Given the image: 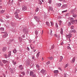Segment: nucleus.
<instances>
[{"label":"nucleus","instance_id":"e2e57ef3","mask_svg":"<svg viewBox=\"0 0 77 77\" xmlns=\"http://www.w3.org/2000/svg\"><path fill=\"white\" fill-rule=\"evenodd\" d=\"M16 63H17V62H15L13 63V64L15 65L16 64Z\"/></svg>","mask_w":77,"mask_h":77},{"label":"nucleus","instance_id":"864d4df0","mask_svg":"<svg viewBox=\"0 0 77 77\" xmlns=\"http://www.w3.org/2000/svg\"><path fill=\"white\" fill-rule=\"evenodd\" d=\"M58 69L60 70V71H62V69H61V68L60 67H58Z\"/></svg>","mask_w":77,"mask_h":77},{"label":"nucleus","instance_id":"13d9d810","mask_svg":"<svg viewBox=\"0 0 77 77\" xmlns=\"http://www.w3.org/2000/svg\"><path fill=\"white\" fill-rule=\"evenodd\" d=\"M69 33H72V30L71 31H70V32H69Z\"/></svg>","mask_w":77,"mask_h":77},{"label":"nucleus","instance_id":"09e8293b","mask_svg":"<svg viewBox=\"0 0 77 77\" xmlns=\"http://www.w3.org/2000/svg\"><path fill=\"white\" fill-rule=\"evenodd\" d=\"M67 12V10H65V11H62V12H63H63Z\"/></svg>","mask_w":77,"mask_h":77},{"label":"nucleus","instance_id":"79ce46f5","mask_svg":"<svg viewBox=\"0 0 77 77\" xmlns=\"http://www.w3.org/2000/svg\"><path fill=\"white\" fill-rule=\"evenodd\" d=\"M38 31H35V35H38Z\"/></svg>","mask_w":77,"mask_h":77},{"label":"nucleus","instance_id":"4be33fe9","mask_svg":"<svg viewBox=\"0 0 77 77\" xmlns=\"http://www.w3.org/2000/svg\"><path fill=\"white\" fill-rule=\"evenodd\" d=\"M46 24L48 26H50V23L48 22H46Z\"/></svg>","mask_w":77,"mask_h":77},{"label":"nucleus","instance_id":"3c124183","mask_svg":"<svg viewBox=\"0 0 77 77\" xmlns=\"http://www.w3.org/2000/svg\"><path fill=\"white\" fill-rule=\"evenodd\" d=\"M66 16H69V14L67 13L66 14Z\"/></svg>","mask_w":77,"mask_h":77},{"label":"nucleus","instance_id":"a878e982","mask_svg":"<svg viewBox=\"0 0 77 77\" xmlns=\"http://www.w3.org/2000/svg\"><path fill=\"white\" fill-rule=\"evenodd\" d=\"M13 52L14 53H17V50H16L15 49H14L13 51Z\"/></svg>","mask_w":77,"mask_h":77},{"label":"nucleus","instance_id":"4c0bfd02","mask_svg":"<svg viewBox=\"0 0 77 77\" xmlns=\"http://www.w3.org/2000/svg\"><path fill=\"white\" fill-rule=\"evenodd\" d=\"M38 4L40 5H42V2H41V1L39 2L38 3Z\"/></svg>","mask_w":77,"mask_h":77},{"label":"nucleus","instance_id":"423d86ee","mask_svg":"<svg viewBox=\"0 0 77 77\" xmlns=\"http://www.w3.org/2000/svg\"><path fill=\"white\" fill-rule=\"evenodd\" d=\"M22 10H23V11H26L27 10V7H26V6L24 5H23L22 6Z\"/></svg>","mask_w":77,"mask_h":77},{"label":"nucleus","instance_id":"ddd939ff","mask_svg":"<svg viewBox=\"0 0 77 77\" xmlns=\"http://www.w3.org/2000/svg\"><path fill=\"white\" fill-rule=\"evenodd\" d=\"M11 56V51H10L8 52V57H9Z\"/></svg>","mask_w":77,"mask_h":77},{"label":"nucleus","instance_id":"473e14b6","mask_svg":"<svg viewBox=\"0 0 77 77\" xmlns=\"http://www.w3.org/2000/svg\"><path fill=\"white\" fill-rule=\"evenodd\" d=\"M4 12H5V10H2L1 12V14H3Z\"/></svg>","mask_w":77,"mask_h":77},{"label":"nucleus","instance_id":"ea45409f","mask_svg":"<svg viewBox=\"0 0 77 77\" xmlns=\"http://www.w3.org/2000/svg\"><path fill=\"white\" fill-rule=\"evenodd\" d=\"M59 24L60 26V25H61V23H62V22L61 21H59Z\"/></svg>","mask_w":77,"mask_h":77},{"label":"nucleus","instance_id":"f257e3e1","mask_svg":"<svg viewBox=\"0 0 77 77\" xmlns=\"http://www.w3.org/2000/svg\"><path fill=\"white\" fill-rule=\"evenodd\" d=\"M20 12V10H17L16 12L14 13V14L15 15V17L16 18H19V17L18 16V13Z\"/></svg>","mask_w":77,"mask_h":77},{"label":"nucleus","instance_id":"8fccbe9b","mask_svg":"<svg viewBox=\"0 0 77 77\" xmlns=\"http://www.w3.org/2000/svg\"><path fill=\"white\" fill-rule=\"evenodd\" d=\"M68 25L69 26H71V24L69 22Z\"/></svg>","mask_w":77,"mask_h":77},{"label":"nucleus","instance_id":"338daca9","mask_svg":"<svg viewBox=\"0 0 77 77\" xmlns=\"http://www.w3.org/2000/svg\"><path fill=\"white\" fill-rule=\"evenodd\" d=\"M33 51H34V52H35V51H36V50H35V49H33Z\"/></svg>","mask_w":77,"mask_h":77},{"label":"nucleus","instance_id":"a18cd8bd","mask_svg":"<svg viewBox=\"0 0 77 77\" xmlns=\"http://www.w3.org/2000/svg\"><path fill=\"white\" fill-rule=\"evenodd\" d=\"M72 31L73 33H75V32H76V31H75V30H72Z\"/></svg>","mask_w":77,"mask_h":77},{"label":"nucleus","instance_id":"4d7b16f0","mask_svg":"<svg viewBox=\"0 0 77 77\" xmlns=\"http://www.w3.org/2000/svg\"><path fill=\"white\" fill-rule=\"evenodd\" d=\"M54 45H53L52 47V48H51L52 49H53V48H54Z\"/></svg>","mask_w":77,"mask_h":77},{"label":"nucleus","instance_id":"2f4dec72","mask_svg":"<svg viewBox=\"0 0 77 77\" xmlns=\"http://www.w3.org/2000/svg\"><path fill=\"white\" fill-rule=\"evenodd\" d=\"M14 41V39H13L12 40H11L9 41L10 42H13Z\"/></svg>","mask_w":77,"mask_h":77},{"label":"nucleus","instance_id":"412c9836","mask_svg":"<svg viewBox=\"0 0 77 77\" xmlns=\"http://www.w3.org/2000/svg\"><path fill=\"white\" fill-rule=\"evenodd\" d=\"M34 74V73L32 71H31L30 72V75H32H32H33Z\"/></svg>","mask_w":77,"mask_h":77},{"label":"nucleus","instance_id":"0e129e2a","mask_svg":"<svg viewBox=\"0 0 77 77\" xmlns=\"http://www.w3.org/2000/svg\"><path fill=\"white\" fill-rule=\"evenodd\" d=\"M69 42H71V39H70V38H69Z\"/></svg>","mask_w":77,"mask_h":77},{"label":"nucleus","instance_id":"a19ab883","mask_svg":"<svg viewBox=\"0 0 77 77\" xmlns=\"http://www.w3.org/2000/svg\"><path fill=\"white\" fill-rule=\"evenodd\" d=\"M51 26H53V23L52 22H51Z\"/></svg>","mask_w":77,"mask_h":77},{"label":"nucleus","instance_id":"5701e85b","mask_svg":"<svg viewBox=\"0 0 77 77\" xmlns=\"http://www.w3.org/2000/svg\"><path fill=\"white\" fill-rule=\"evenodd\" d=\"M10 69V70H11V73H13V72H14V71H15V70H12L11 69Z\"/></svg>","mask_w":77,"mask_h":77},{"label":"nucleus","instance_id":"4468645a","mask_svg":"<svg viewBox=\"0 0 77 77\" xmlns=\"http://www.w3.org/2000/svg\"><path fill=\"white\" fill-rule=\"evenodd\" d=\"M54 74H57V73H58L59 72V71H58V70H54Z\"/></svg>","mask_w":77,"mask_h":77},{"label":"nucleus","instance_id":"052dcab7","mask_svg":"<svg viewBox=\"0 0 77 77\" xmlns=\"http://www.w3.org/2000/svg\"><path fill=\"white\" fill-rule=\"evenodd\" d=\"M68 66V64H66L65 66V68H66V67Z\"/></svg>","mask_w":77,"mask_h":77},{"label":"nucleus","instance_id":"7c9ffc66","mask_svg":"<svg viewBox=\"0 0 77 77\" xmlns=\"http://www.w3.org/2000/svg\"><path fill=\"white\" fill-rule=\"evenodd\" d=\"M0 65L1 66H3V63H2V62H0Z\"/></svg>","mask_w":77,"mask_h":77},{"label":"nucleus","instance_id":"dca6fc26","mask_svg":"<svg viewBox=\"0 0 77 77\" xmlns=\"http://www.w3.org/2000/svg\"><path fill=\"white\" fill-rule=\"evenodd\" d=\"M61 4L60 3H57L56 4V5H57L58 6L60 7L61 6Z\"/></svg>","mask_w":77,"mask_h":77},{"label":"nucleus","instance_id":"bf43d9fd","mask_svg":"<svg viewBox=\"0 0 77 77\" xmlns=\"http://www.w3.org/2000/svg\"><path fill=\"white\" fill-rule=\"evenodd\" d=\"M27 50H28V51H29V50H30V49H29V47H27Z\"/></svg>","mask_w":77,"mask_h":77},{"label":"nucleus","instance_id":"b1692460","mask_svg":"<svg viewBox=\"0 0 77 77\" xmlns=\"http://www.w3.org/2000/svg\"><path fill=\"white\" fill-rule=\"evenodd\" d=\"M60 33L61 34H63V29L62 28L61 29Z\"/></svg>","mask_w":77,"mask_h":77},{"label":"nucleus","instance_id":"f704fd0d","mask_svg":"<svg viewBox=\"0 0 77 77\" xmlns=\"http://www.w3.org/2000/svg\"><path fill=\"white\" fill-rule=\"evenodd\" d=\"M52 30H51V36H53V33H52Z\"/></svg>","mask_w":77,"mask_h":77},{"label":"nucleus","instance_id":"0eeeda50","mask_svg":"<svg viewBox=\"0 0 77 77\" xmlns=\"http://www.w3.org/2000/svg\"><path fill=\"white\" fill-rule=\"evenodd\" d=\"M71 36H72V34L71 33H69V35H66V36L67 38H70L71 37Z\"/></svg>","mask_w":77,"mask_h":77},{"label":"nucleus","instance_id":"680f3d73","mask_svg":"<svg viewBox=\"0 0 77 77\" xmlns=\"http://www.w3.org/2000/svg\"><path fill=\"white\" fill-rule=\"evenodd\" d=\"M63 44V42H61L60 44L61 45H62Z\"/></svg>","mask_w":77,"mask_h":77},{"label":"nucleus","instance_id":"6e6552de","mask_svg":"<svg viewBox=\"0 0 77 77\" xmlns=\"http://www.w3.org/2000/svg\"><path fill=\"white\" fill-rule=\"evenodd\" d=\"M41 72L43 74H46V71L45 70L42 69L41 71Z\"/></svg>","mask_w":77,"mask_h":77},{"label":"nucleus","instance_id":"5fc2aeb1","mask_svg":"<svg viewBox=\"0 0 77 77\" xmlns=\"http://www.w3.org/2000/svg\"><path fill=\"white\" fill-rule=\"evenodd\" d=\"M54 36H55L56 37H58V36H57V35H56V34H55L54 35Z\"/></svg>","mask_w":77,"mask_h":77},{"label":"nucleus","instance_id":"a211bd4d","mask_svg":"<svg viewBox=\"0 0 77 77\" xmlns=\"http://www.w3.org/2000/svg\"><path fill=\"white\" fill-rule=\"evenodd\" d=\"M48 59H49L50 60H53V57L52 56H51L49 57H48Z\"/></svg>","mask_w":77,"mask_h":77},{"label":"nucleus","instance_id":"9b49d317","mask_svg":"<svg viewBox=\"0 0 77 77\" xmlns=\"http://www.w3.org/2000/svg\"><path fill=\"white\" fill-rule=\"evenodd\" d=\"M6 47L3 48H2V51L3 52H5V51H6Z\"/></svg>","mask_w":77,"mask_h":77},{"label":"nucleus","instance_id":"c85d7f7f","mask_svg":"<svg viewBox=\"0 0 77 77\" xmlns=\"http://www.w3.org/2000/svg\"><path fill=\"white\" fill-rule=\"evenodd\" d=\"M0 21H1V23H3V22H4V21L3 20V19H0Z\"/></svg>","mask_w":77,"mask_h":77},{"label":"nucleus","instance_id":"393cba45","mask_svg":"<svg viewBox=\"0 0 77 77\" xmlns=\"http://www.w3.org/2000/svg\"><path fill=\"white\" fill-rule=\"evenodd\" d=\"M39 53H40V52H39L36 55L37 57H38L39 56Z\"/></svg>","mask_w":77,"mask_h":77},{"label":"nucleus","instance_id":"f3484780","mask_svg":"<svg viewBox=\"0 0 77 77\" xmlns=\"http://www.w3.org/2000/svg\"><path fill=\"white\" fill-rule=\"evenodd\" d=\"M0 30H1L2 31H4V30H5V28L1 27L0 28Z\"/></svg>","mask_w":77,"mask_h":77},{"label":"nucleus","instance_id":"aec40b11","mask_svg":"<svg viewBox=\"0 0 77 77\" xmlns=\"http://www.w3.org/2000/svg\"><path fill=\"white\" fill-rule=\"evenodd\" d=\"M72 16L74 18H76L77 17V15L75 14H73Z\"/></svg>","mask_w":77,"mask_h":77},{"label":"nucleus","instance_id":"58836bf2","mask_svg":"<svg viewBox=\"0 0 77 77\" xmlns=\"http://www.w3.org/2000/svg\"><path fill=\"white\" fill-rule=\"evenodd\" d=\"M67 48L68 49H69V50H71V47H70L69 46H67Z\"/></svg>","mask_w":77,"mask_h":77},{"label":"nucleus","instance_id":"774afa93","mask_svg":"<svg viewBox=\"0 0 77 77\" xmlns=\"http://www.w3.org/2000/svg\"><path fill=\"white\" fill-rule=\"evenodd\" d=\"M44 60V58L42 57V60L43 61Z\"/></svg>","mask_w":77,"mask_h":77},{"label":"nucleus","instance_id":"c9c22d12","mask_svg":"<svg viewBox=\"0 0 77 77\" xmlns=\"http://www.w3.org/2000/svg\"><path fill=\"white\" fill-rule=\"evenodd\" d=\"M66 5H63L61 7V8H63L64 7H66Z\"/></svg>","mask_w":77,"mask_h":77},{"label":"nucleus","instance_id":"e433bc0d","mask_svg":"<svg viewBox=\"0 0 77 77\" xmlns=\"http://www.w3.org/2000/svg\"><path fill=\"white\" fill-rule=\"evenodd\" d=\"M5 58L6 59L7 58H8V55H7V54H5Z\"/></svg>","mask_w":77,"mask_h":77},{"label":"nucleus","instance_id":"603ef678","mask_svg":"<svg viewBox=\"0 0 77 77\" xmlns=\"http://www.w3.org/2000/svg\"><path fill=\"white\" fill-rule=\"evenodd\" d=\"M60 59H61L62 60V59H63V57L61 56L60 57Z\"/></svg>","mask_w":77,"mask_h":77},{"label":"nucleus","instance_id":"69168bd1","mask_svg":"<svg viewBox=\"0 0 77 77\" xmlns=\"http://www.w3.org/2000/svg\"><path fill=\"white\" fill-rule=\"evenodd\" d=\"M62 60L60 59V62H62Z\"/></svg>","mask_w":77,"mask_h":77},{"label":"nucleus","instance_id":"37998d69","mask_svg":"<svg viewBox=\"0 0 77 77\" xmlns=\"http://www.w3.org/2000/svg\"><path fill=\"white\" fill-rule=\"evenodd\" d=\"M47 65H48L50 64V61H48L46 63Z\"/></svg>","mask_w":77,"mask_h":77},{"label":"nucleus","instance_id":"49530a36","mask_svg":"<svg viewBox=\"0 0 77 77\" xmlns=\"http://www.w3.org/2000/svg\"><path fill=\"white\" fill-rule=\"evenodd\" d=\"M55 26L56 27H58V25H57V23H56L55 24Z\"/></svg>","mask_w":77,"mask_h":77},{"label":"nucleus","instance_id":"72a5a7b5","mask_svg":"<svg viewBox=\"0 0 77 77\" xmlns=\"http://www.w3.org/2000/svg\"><path fill=\"white\" fill-rule=\"evenodd\" d=\"M36 68H39V65H38L37 64L36 65Z\"/></svg>","mask_w":77,"mask_h":77},{"label":"nucleus","instance_id":"c03bdc74","mask_svg":"<svg viewBox=\"0 0 77 77\" xmlns=\"http://www.w3.org/2000/svg\"><path fill=\"white\" fill-rule=\"evenodd\" d=\"M38 11H39V8H37L35 11H36V12H37Z\"/></svg>","mask_w":77,"mask_h":77},{"label":"nucleus","instance_id":"39448f33","mask_svg":"<svg viewBox=\"0 0 77 77\" xmlns=\"http://www.w3.org/2000/svg\"><path fill=\"white\" fill-rule=\"evenodd\" d=\"M2 62L5 65H8V61L5 60H2Z\"/></svg>","mask_w":77,"mask_h":77},{"label":"nucleus","instance_id":"6e6d98bb","mask_svg":"<svg viewBox=\"0 0 77 77\" xmlns=\"http://www.w3.org/2000/svg\"><path fill=\"white\" fill-rule=\"evenodd\" d=\"M73 28H74V26H71V29H73Z\"/></svg>","mask_w":77,"mask_h":77},{"label":"nucleus","instance_id":"cd10ccee","mask_svg":"<svg viewBox=\"0 0 77 77\" xmlns=\"http://www.w3.org/2000/svg\"><path fill=\"white\" fill-rule=\"evenodd\" d=\"M32 77H36V76L35 74V73H34L33 74V75H32Z\"/></svg>","mask_w":77,"mask_h":77},{"label":"nucleus","instance_id":"de8ad7c7","mask_svg":"<svg viewBox=\"0 0 77 77\" xmlns=\"http://www.w3.org/2000/svg\"><path fill=\"white\" fill-rule=\"evenodd\" d=\"M58 18L59 19V20H60V19H61V17L59 16L58 17Z\"/></svg>","mask_w":77,"mask_h":77},{"label":"nucleus","instance_id":"1a4fd4ad","mask_svg":"<svg viewBox=\"0 0 77 77\" xmlns=\"http://www.w3.org/2000/svg\"><path fill=\"white\" fill-rule=\"evenodd\" d=\"M23 32H24V33H26L27 32H28V30H27V29H25V28L23 29Z\"/></svg>","mask_w":77,"mask_h":77},{"label":"nucleus","instance_id":"c756f323","mask_svg":"<svg viewBox=\"0 0 77 77\" xmlns=\"http://www.w3.org/2000/svg\"><path fill=\"white\" fill-rule=\"evenodd\" d=\"M48 3L49 4L51 3V0H48Z\"/></svg>","mask_w":77,"mask_h":77},{"label":"nucleus","instance_id":"f8f14e48","mask_svg":"<svg viewBox=\"0 0 77 77\" xmlns=\"http://www.w3.org/2000/svg\"><path fill=\"white\" fill-rule=\"evenodd\" d=\"M19 68L20 69H23V67L22 66V65H20L19 67Z\"/></svg>","mask_w":77,"mask_h":77},{"label":"nucleus","instance_id":"2eb2a0df","mask_svg":"<svg viewBox=\"0 0 77 77\" xmlns=\"http://www.w3.org/2000/svg\"><path fill=\"white\" fill-rule=\"evenodd\" d=\"M75 61V57H74L72 60V61H71V63H74V62Z\"/></svg>","mask_w":77,"mask_h":77},{"label":"nucleus","instance_id":"f03ea898","mask_svg":"<svg viewBox=\"0 0 77 77\" xmlns=\"http://www.w3.org/2000/svg\"><path fill=\"white\" fill-rule=\"evenodd\" d=\"M71 23L72 24H74V23L75 24L77 23V20H74V18H71L70 19Z\"/></svg>","mask_w":77,"mask_h":77},{"label":"nucleus","instance_id":"6ab92c4d","mask_svg":"<svg viewBox=\"0 0 77 77\" xmlns=\"http://www.w3.org/2000/svg\"><path fill=\"white\" fill-rule=\"evenodd\" d=\"M30 47L31 49H33V48H34V46L32 45H30Z\"/></svg>","mask_w":77,"mask_h":77},{"label":"nucleus","instance_id":"9d476101","mask_svg":"<svg viewBox=\"0 0 77 77\" xmlns=\"http://www.w3.org/2000/svg\"><path fill=\"white\" fill-rule=\"evenodd\" d=\"M25 74V73L24 72H22L21 73V75H20V77H21V76H23V75H24Z\"/></svg>","mask_w":77,"mask_h":77},{"label":"nucleus","instance_id":"20e7f679","mask_svg":"<svg viewBox=\"0 0 77 77\" xmlns=\"http://www.w3.org/2000/svg\"><path fill=\"white\" fill-rule=\"evenodd\" d=\"M34 18L36 20L37 22H39V18L38 17L35 16L34 17Z\"/></svg>","mask_w":77,"mask_h":77},{"label":"nucleus","instance_id":"bb28decb","mask_svg":"<svg viewBox=\"0 0 77 77\" xmlns=\"http://www.w3.org/2000/svg\"><path fill=\"white\" fill-rule=\"evenodd\" d=\"M19 41H20V42H21V41H22V38H19Z\"/></svg>","mask_w":77,"mask_h":77},{"label":"nucleus","instance_id":"7ed1b4c3","mask_svg":"<svg viewBox=\"0 0 77 77\" xmlns=\"http://www.w3.org/2000/svg\"><path fill=\"white\" fill-rule=\"evenodd\" d=\"M1 33H3L4 34V35H2V38H6V36H7L8 35V33H7V32H2Z\"/></svg>","mask_w":77,"mask_h":77}]
</instances>
